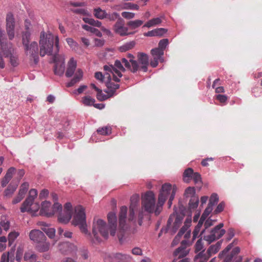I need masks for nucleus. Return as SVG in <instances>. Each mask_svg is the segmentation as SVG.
<instances>
[{"instance_id":"a878e982","label":"nucleus","mask_w":262,"mask_h":262,"mask_svg":"<svg viewBox=\"0 0 262 262\" xmlns=\"http://www.w3.org/2000/svg\"><path fill=\"white\" fill-rule=\"evenodd\" d=\"M83 21L88 23L91 25H92L93 26L97 27H100L101 30H102L104 32H106L108 34L111 33V32L110 30L106 29L104 27L101 26L102 23L101 21L95 20L93 18H88V17H84L83 18Z\"/></svg>"},{"instance_id":"052dcab7","label":"nucleus","mask_w":262,"mask_h":262,"mask_svg":"<svg viewBox=\"0 0 262 262\" xmlns=\"http://www.w3.org/2000/svg\"><path fill=\"white\" fill-rule=\"evenodd\" d=\"M216 99L219 100L223 105H224L227 100V96L225 95L218 94L215 96Z\"/></svg>"},{"instance_id":"a19ab883","label":"nucleus","mask_w":262,"mask_h":262,"mask_svg":"<svg viewBox=\"0 0 262 262\" xmlns=\"http://www.w3.org/2000/svg\"><path fill=\"white\" fill-rule=\"evenodd\" d=\"M31 31H25L22 34V42L24 46L29 44Z\"/></svg>"},{"instance_id":"20e7f679","label":"nucleus","mask_w":262,"mask_h":262,"mask_svg":"<svg viewBox=\"0 0 262 262\" xmlns=\"http://www.w3.org/2000/svg\"><path fill=\"white\" fill-rule=\"evenodd\" d=\"M130 201L129 214L127 219L126 216L127 212V207L123 206L120 208L119 214V222L120 227L123 229L127 228V221L133 222L134 223L136 222L135 212L139 211V195L137 194L133 195L130 198Z\"/></svg>"},{"instance_id":"ddd939ff","label":"nucleus","mask_w":262,"mask_h":262,"mask_svg":"<svg viewBox=\"0 0 262 262\" xmlns=\"http://www.w3.org/2000/svg\"><path fill=\"white\" fill-rule=\"evenodd\" d=\"M55 63L54 73L56 75L61 76L65 70V56L64 54H57L53 56Z\"/></svg>"},{"instance_id":"f8f14e48","label":"nucleus","mask_w":262,"mask_h":262,"mask_svg":"<svg viewBox=\"0 0 262 262\" xmlns=\"http://www.w3.org/2000/svg\"><path fill=\"white\" fill-rule=\"evenodd\" d=\"M191 223V216L187 217L184 222V225L181 228L180 231L176 235L172 242V246H174L178 244L180 241V237L186 232L184 236L186 238L189 237L190 236V230L189 228Z\"/></svg>"},{"instance_id":"4c0bfd02","label":"nucleus","mask_w":262,"mask_h":262,"mask_svg":"<svg viewBox=\"0 0 262 262\" xmlns=\"http://www.w3.org/2000/svg\"><path fill=\"white\" fill-rule=\"evenodd\" d=\"M143 23L141 20L136 19L129 21L127 25L131 29H136L141 26Z\"/></svg>"},{"instance_id":"603ef678","label":"nucleus","mask_w":262,"mask_h":262,"mask_svg":"<svg viewBox=\"0 0 262 262\" xmlns=\"http://www.w3.org/2000/svg\"><path fill=\"white\" fill-rule=\"evenodd\" d=\"M195 193V188L194 187H189L185 190L184 195L187 198L190 197L191 198L193 196H196Z\"/></svg>"},{"instance_id":"9d476101","label":"nucleus","mask_w":262,"mask_h":262,"mask_svg":"<svg viewBox=\"0 0 262 262\" xmlns=\"http://www.w3.org/2000/svg\"><path fill=\"white\" fill-rule=\"evenodd\" d=\"M123 64H124L122 61L117 60L115 62L114 66L112 65L104 66V70L106 72H111L113 75V80L116 82H119V78L122 76L121 71H125Z\"/></svg>"},{"instance_id":"cd10ccee","label":"nucleus","mask_w":262,"mask_h":262,"mask_svg":"<svg viewBox=\"0 0 262 262\" xmlns=\"http://www.w3.org/2000/svg\"><path fill=\"white\" fill-rule=\"evenodd\" d=\"M93 15L98 19H103L106 18V12L100 7H97L94 9Z\"/></svg>"},{"instance_id":"c85d7f7f","label":"nucleus","mask_w":262,"mask_h":262,"mask_svg":"<svg viewBox=\"0 0 262 262\" xmlns=\"http://www.w3.org/2000/svg\"><path fill=\"white\" fill-rule=\"evenodd\" d=\"M14 251L12 250L7 253H4L1 256V262L12 261L14 259Z\"/></svg>"},{"instance_id":"bb28decb","label":"nucleus","mask_w":262,"mask_h":262,"mask_svg":"<svg viewBox=\"0 0 262 262\" xmlns=\"http://www.w3.org/2000/svg\"><path fill=\"white\" fill-rule=\"evenodd\" d=\"M210 257L208 254L206 252L205 253L203 251L200 252L194 257V260L195 262H206Z\"/></svg>"},{"instance_id":"c9c22d12","label":"nucleus","mask_w":262,"mask_h":262,"mask_svg":"<svg viewBox=\"0 0 262 262\" xmlns=\"http://www.w3.org/2000/svg\"><path fill=\"white\" fill-rule=\"evenodd\" d=\"M199 199L198 196L192 197L189 202V209L190 210L196 209L199 205Z\"/></svg>"},{"instance_id":"3c124183","label":"nucleus","mask_w":262,"mask_h":262,"mask_svg":"<svg viewBox=\"0 0 262 262\" xmlns=\"http://www.w3.org/2000/svg\"><path fill=\"white\" fill-rule=\"evenodd\" d=\"M96 97L98 100L100 101H104L108 99L110 96V94L107 93V95H105L102 93V91L101 89H99L97 91Z\"/></svg>"},{"instance_id":"4d7b16f0","label":"nucleus","mask_w":262,"mask_h":262,"mask_svg":"<svg viewBox=\"0 0 262 262\" xmlns=\"http://www.w3.org/2000/svg\"><path fill=\"white\" fill-rule=\"evenodd\" d=\"M219 197L217 194L213 193L211 195L208 205L213 207L218 202Z\"/></svg>"},{"instance_id":"5fc2aeb1","label":"nucleus","mask_w":262,"mask_h":262,"mask_svg":"<svg viewBox=\"0 0 262 262\" xmlns=\"http://www.w3.org/2000/svg\"><path fill=\"white\" fill-rule=\"evenodd\" d=\"M120 18L119 14L117 12H113L112 13H106V18L108 20L114 21L116 20V19H118Z\"/></svg>"},{"instance_id":"c756f323","label":"nucleus","mask_w":262,"mask_h":262,"mask_svg":"<svg viewBox=\"0 0 262 262\" xmlns=\"http://www.w3.org/2000/svg\"><path fill=\"white\" fill-rule=\"evenodd\" d=\"M151 54L153 57H158L160 59V61L162 62L164 61V51L159 48L153 49L151 50Z\"/></svg>"},{"instance_id":"37998d69","label":"nucleus","mask_w":262,"mask_h":262,"mask_svg":"<svg viewBox=\"0 0 262 262\" xmlns=\"http://www.w3.org/2000/svg\"><path fill=\"white\" fill-rule=\"evenodd\" d=\"M112 128L110 126H106L99 128L97 130L98 134L101 135H108L111 134Z\"/></svg>"},{"instance_id":"6ab92c4d","label":"nucleus","mask_w":262,"mask_h":262,"mask_svg":"<svg viewBox=\"0 0 262 262\" xmlns=\"http://www.w3.org/2000/svg\"><path fill=\"white\" fill-rule=\"evenodd\" d=\"M114 32L120 36H123L133 34V33L128 32V28L124 26V23L121 18H119L114 26Z\"/></svg>"},{"instance_id":"338daca9","label":"nucleus","mask_w":262,"mask_h":262,"mask_svg":"<svg viewBox=\"0 0 262 262\" xmlns=\"http://www.w3.org/2000/svg\"><path fill=\"white\" fill-rule=\"evenodd\" d=\"M15 171V169L14 167H10L8 169V170L7 171V173L6 175L5 176L7 178L10 179L11 180V178H12V176L13 174L14 173Z\"/></svg>"},{"instance_id":"6e6552de","label":"nucleus","mask_w":262,"mask_h":262,"mask_svg":"<svg viewBox=\"0 0 262 262\" xmlns=\"http://www.w3.org/2000/svg\"><path fill=\"white\" fill-rule=\"evenodd\" d=\"M37 195V191L35 189H31L29 191V195L20 207L21 212H28L33 215H35L39 209L38 203H34V200Z\"/></svg>"},{"instance_id":"c03bdc74","label":"nucleus","mask_w":262,"mask_h":262,"mask_svg":"<svg viewBox=\"0 0 262 262\" xmlns=\"http://www.w3.org/2000/svg\"><path fill=\"white\" fill-rule=\"evenodd\" d=\"M135 45V42L134 41H129L122 45L119 48V50L121 52H125L132 49Z\"/></svg>"},{"instance_id":"dca6fc26","label":"nucleus","mask_w":262,"mask_h":262,"mask_svg":"<svg viewBox=\"0 0 262 262\" xmlns=\"http://www.w3.org/2000/svg\"><path fill=\"white\" fill-rule=\"evenodd\" d=\"M26 53L29 55L32 59H33L34 62L37 63L38 61V44L36 41H33L30 44H27L24 46Z\"/></svg>"},{"instance_id":"680f3d73","label":"nucleus","mask_w":262,"mask_h":262,"mask_svg":"<svg viewBox=\"0 0 262 262\" xmlns=\"http://www.w3.org/2000/svg\"><path fill=\"white\" fill-rule=\"evenodd\" d=\"M168 44V39H163L159 42V48L162 49L163 51Z\"/></svg>"},{"instance_id":"79ce46f5","label":"nucleus","mask_w":262,"mask_h":262,"mask_svg":"<svg viewBox=\"0 0 262 262\" xmlns=\"http://www.w3.org/2000/svg\"><path fill=\"white\" fill-rule=\"evenodd\" d=\"M82 28L86 31L94 33L97 36L101 37L102 36V33L100 31L90 26H88L87 25H82Z\"/></svg>"},{"instance_id":"09e8293b","label":"nucleus","mask_w":262,"mask_h":262,"mask_svg":"<svg viewBox=\"0 0 262 262\" xmlns=\"http://www.w3.org/2000/svg\"><path fill=\"white\" fill-rule=\"evenodd\" d=\"M37 258V255L34 253V252L32 251H28L27 252H26L24 258L25 260H36Z\"/></svg>"},{"instance_id":"ea45409f","label":"nucleus","mask_w":262,"mask_h":262,"mask_svg":"<svg viewBox=\"0 0 262 262\" xmlns=\"http://www.w3.org/2000/svg\"><path fill=\"white\" fill-rule=\"evenodd\" d=\"M17 187V184H10L7 188L5 190V195L6 196L10 197L12 195V194L14 193V192L16 190Z\"/></svg>"},{"instance_id":"e2e57ef3","label":"nucleus","mask_w":262,"mask_h":262,"mask_svg":"<svg viewBox=\"0 0 262 262\" xmlns=\"http://www.w3.org/2000/svg\"><path fill=\"white\" fill-rule=\"evenodd\" d=\"M191 179H192L195 184L201 183V177L198 172L193 173Z\"/></svg>"},{"instance_id":"49530a36","label":"nucleus","mask_w":262,"mask_h":262,"mask_svg":"<svg viewBox=\"0 0 262 262\" xmlns=\"http://www.w3.org/2000/svg\"><path fill=\"white\" fill-rule=\"evenodd\" d=\"M82 102L84 105H93L95 100L89 96H85L82 98Z\"/></svg>"},{"instance_id":"39448f33","label":"nucleus","mask_w":262,"mask_h":262,"mask_svg":"<svg viewBox=\"0 0 262 262\" xmlns=\"http://www.w3.org/2000/svg\"><path fill=\"white\" fill-rule=\"evenodd\" d=\"M0 43L4 56L9 58L10 63L12 66L14 67L17 66L19 64L18 55L13 48L12 43L7 41L5 32L1 29L0 30Z\"/></svg>"},{"instance_id":"f03ea898","label":"nucleus","mask_w":262,"mask_h":262,"mask_svg":"<svg viewBox=\"0 0 262 262\" xmlns=\"http://www.w3.org/2000/svg\"><path fill=\"white\" fill-rule=\"evenodd\" d=\"M170 189V184L165 183L162 186L158 196V203L156 204V197L154 193L151 191H148L142 195V207L139 210L138 214V224L141 225L142 219L145 214V211L155 215H159L164 204L166 200V194Z\"/></svg>"},{"instance_id":"de8ad7c7","label":"nucleus","mask_w":262,"mask_h":262,"mask_svg":"<svg viewBox=\"0 0 262 262\" xmlns=\"http://www.w3.org/2000/svg\"><path fill=\"white\" fill-rule=\"evenodd\" d=\"M123 9L127 10H139V7L138 5L132 3H126L123 5Z\"/></svg>"},{"instance_id":"2eb2a0df","label":"nucleus","mask_w":262,"mask_h":262,"mask_svg":"<svg viewBox=\"0 0 262 262\" xmlns=\"http://www.w3.org/2000/svg\"><path fill=\"white\" fill-rule=\"evenodd\" d=\"M183 217L181 215L172 214L170 215L167 221V229L165 232L170 230L172 233H175L182 224Z\"/></svg>"},{"instance_id":"6e6d98bb","label":"nucleus","mask_w":262,"mask_h":262,"mask_svg":"<svg viewBox=\"0 0 262 262\" xmlns=\"http://www.w3.org/2000/svg\"><path fill=\"white\" fill-rule=\"evenodd\" d=\"M19 234L18 232L16 231L11 232L8 235V241L9 244L11 245L15 239L19 236Z\"/></svg>"},{"instance_id":"774afa93","label":"nucleus","mask_w":262,"mask_h":262,"mask_svg":"<svg viewBox=\"0 0 262 262\" xmlns=\"http://www.w3.org/2000/svg\"><path fill=\"white\" fill-rule=\"evenodd\" d=\"M203 248V244L201 239H199L195 245V250L196 252L200 251Z\"/></svg>"},{"instance_id":"aec40b11","label":"nucleus","mask_w":262,"mask_h":262,"mask_svg":"<svg viewBox=\"0 0 262 262\" xmlns=\"http://www.w3.org/2000/svg\"><path fill=\"white\" fill-rule=\"evenodd\" d=\"M59 250L64 254H72L77 251V247L69 242H63L59 245Z\"/></svg>"},{"instance_id":"393cba45","label":"nucleus","mask_w":262,"mask_h":262,"mask_svg":"<svg viewBox=\"0 0 262 262\" xmlns=\"http://www.w3.org/2000/svg\"><path fill=\"white\" fill-rule=\"evenodd\" d=\"M74 77L71 80L67 83V87H71L73 86L75 83L79 82L83 77V72L81 69H78L76 70L74 74Z\"/></svg>"},{"instance_id":"473e14b6","label":"nucleus","mask_w":262,"mask_h":262,"mask_svg":"<svg viewBox=\"0 0 262 262\" xmlns=\"http://www.w3.org/2000/svg\"><path fill=\"white\" fill-rule=\"evenodd\" d=\"M221 242H218L215 245H211L208 249L207 251H206V253L210 255V256H211L213 254H215L220 250L221 247Z\"/></svg>"},{"instance_id":"72a5a7b5","label":"nucleus","mask_w":262,"mask_h":262,"mask_svg":"<svg viewBox=\"0 0 262 262\" xmlns=\"http://www.w3.org/2000/svg\"><path fill=\"white\" fill-rule=\"evenodd\" d=\"M106 86L108 90L106 91L105 92L110 94V96H112L115 94V91L119 88V85L109 82L106 83Z\"/></svg>"},{"instance_id":"4468645a","label":"nucleus","mask_w":262,"mask_h":262,"mask_svg":"<svg viewBox=\"0 0 262 262\" xmlns=\"http://www.w3.org/2000/svg\"><path fill=\"white\" fill-rule=\"evenodd\" d=\"M223 226L224 224L223 223L219 224L210 231L209 235L204 236V240L207 241L208 244H210L221 237L225 233V230L222 229Z\"/></svg>"},{"instance_id":"423d86ee","label":"nucleus","mask_w":262,"mask_h":262,"mask_svg":"<svg viewBox=\"0 0 262 262\" xmlns=\"http://www.w3.org/2000/svg\"><path fill=\"white\" fill-rule=\"evenodd\" d=\"M29 238L35 245V249L39 252L48 251L50 243L43 232L38 229H33L29 232Z\"/></svg>"},{"instance_id":"9b49d317","label":"nucleus","mask_w":262,"mask_h":262,"mask_svg":"<svg viewBox=\"0 0 262 262\" xmlns=\"http://www.w3.org/2000/svg\"><path fill=\"white\" fill-rule=\"evenodd\" d=\"M72 206L70 203H67L64 206V209L62 208L57 212H58V221L62 224H67L69 223L72 217Z\"/></svg>"},{"instance_id":"864d4df0","label":"nucleus","mask_w":262,"mask_h":262,"mask_svg":"<svg viewBox=\"0 0 262 262\" xmlns=\"http://www.w3.org/2000/svg\"><path fill=\"white\" fill-rule=\"evenodd\" d=\"M66 41L72 50H76L78 48V43L72 38H67Z\"/></svg>"},{"instance_id":"0e129e2a","label":"nucleus","mask_w":262,"mask_h":262,"mask_svg":"<svg viewBox=\"0 0 262 262\" xmlns=\"http://www.w3.org/2000/svg\"><path fill=\"white\" fill-rule=\"evenodd\" d=\"M167 32V30L165 28H158L155 29L156 36H162Z\"/></svg>"},{"instance_id":"1a4fd4ad","label":"nucleus","mask_w":262,"mask_h":262,"mask_svg":"<svg viewBox=\"0 0 262 262\" xmlns=\"http://www.w3.org/2000/svg\"><path fill=\"white\" fill-rule=\"evenodd\" d=\"M62 206L59 203H54L53 206L50 202L45 201L41 203L40 214L43 216L50 217L56 213V211L61 210Z\"/></svg>"},{"instance_id":"58836bf2","label":"nucleus","mask_w":262,"mask_h":262,"mask_svg":"<svg viewBox=\"0 0 262 262\" xmlns=\"http://www.w3.org/2000/svg\"><path fill=\"white\" fill-rule=\"evenodd\" d=\"M193 173V170L191 168H188L186 169L183 174L184 181L185 182L188 183L190 181Z\"/></svg>"},{"instance_id":"7c9ffc66","label":"nucleus","mask_w":262,"mask_h":262,"mask_svg":"<svg viewBox=\"0 0 262 262\" xmlns=\"http://www.w3.org/2000/svg\"><path fill=\"white\" fill-rule=\"evenodd\" d=\"M162 17L152 18L147 21L143 27L150 28L156 26L162 23Z\"/></svg>"},{"instance_id":"2f4dec72","label":"nucleus","mask_w":262,"mask_h":262,"mask_svg":"<svg viewBox=\"0 0 262 262\" xmlns=\"http://www.w3.org/2000/svg\"><path fill=\"white\" fill-rule=\"evenodd\" d=\"M170 189L169 190H168V193L166 194V199L167 198V196L168 195H169V200L168 201V205L169 207H170L172 205V201L174 198L176 192V190H177V188L176 186H174L172 187V186L170 184Z\"/></svg>"},{"instance_id":"b1692460","label":"nucleus","mask_w":262,"mask_h":262,"mask_svg":"<svg viewBox=\"0 0 262 262\" xmlns=\"http://www.w3.org/2000/svg\"><path fill=\"white\" fill-rule=\"evenodd\" d=\"M77 61L73 57L70 58L68 63V67L66 72V76L67 77H71L73 76L76 71Z\"/></svg>"},{"instance_id":"a211bd4d","label":"nucleus","mask_w":262,"mask_h":262,"mask_svg":"<svg viewBox=\"0 0 262 262\" xmlns=\"http://www.w3.org/2000/svg\"><path fill=\"white\" fill-rule=\"evenodd\" d=\"M127 59L123 58L122 59V63L124 66L133 73L136 72L139 70V66L136 60H134L133 55L129 54L127 56Z\"/></svg>"},{"instance_id":"4be33fe9","label":"nucleus","mask_w":262,"mask_h":262,"mask_svg":"<svg viewBox=\"0 0 262 262\" xmlns=\"http://www.w3.org/2000/svg\"><path fill=\"white\" fill-rule=\"evenodd\" d=\"M138 60L139 63V70H142L144 72L147 70V66L149 64L148 56L143 53H139L137 56Z\"/></svg>"},{"instance_id":"f704fd0d","label":"nucleus","mask_w":262,"mask_h":262,"mask_svg":"<svg viewBox=\"0 0 262 262\" xmlns=\"http://www.w3.org/2000/svg\"><path fill=\"white\" fill-rule=\"evenodd\" d=\"M41 229L50 238L53 239L55 236L56 230L54 228L49 226L48 227H41Z\"/></svg>"},{"instance_id":"a18cd8bd","label":"nucleus","mask_w":262,"mask_h":262,"mask_svg":"<svg viewBox=\"0 0 262 262\" xmlns=\"http://www.w3.org/2000/svg\"><path fill=\"white\" fill-rule=\"evenodd\" d=\"M204 223V221L200 220L198 225L195 227V228L193 231V239H195L200 231L201 228Z\"/></svg>"},{"instance_id":"5701e85b","label":"nucleus","mask_w":262,"mask_h":262,"mask_svg":"<svg viewBox=\"0 0 262 262\" xmlns=\"http://www.w3.org/2000/svg\"><path fill=\"white\" fill-rule=\"evenodd\" d=\"M107 219L110 225V231L112 236L116 234L117 228V217L114 212H110L107 215Z\"/></svg>"},{"instance_id":"13d9d810","label":"nucleus","mask_w":262,"mask_h":262,"mask_svg":"<svg viewBox=\"0 0 262 262\" xmlns=\"http://www.w3.org/2000/svg\"><path fill=\"white\" fill-rule=\"evenodd\" d=\"M29 188V184L27 182L24 183L20 186L18 193L20 195L25 196Z\"/></svg>"},{"instance_id":"bf43d9fd","label":"nucleus","mask_w":262,"mask_h":262,"mask_svg":"<svg viewBox=\"0 0 262 262\" xmlns=\"http://www.w3.org/2000/svg\"><path fill=\"white\" fill-rule=\"evenodd\" d=\"M115 257L118 259L122 260H129L132 258L130 255L121 253H116L115 255Z\"/></svg>"},{"instance_id":"69168bd1","label":"nucleus","mask_w":262,"mask_h":262,"mask_svg":"<svg viewBox=\"0 0 262 262\" xmlns=\"http://www.w3.org/2000/svg\"><path fill=\"white\" fill-rule=\"evenodd\" d=\"M121 15L124 18L128 19L134 18L135 16V14L134 13L129 12H123L121 13Z\"/></svg>"},{"instance_id":"0eeeda50","label":"nucleus","mask_w":262,"mask_h":262,"mask_svg":"<svg viewBox=\"0 0 262 262\" xmlns=\"http://www.w3.org/2000/svg\"><path fill=\"white\" fill-rule=\"evenodd\" d=\"M233 247L232 243L229 244L219 254V257L223 259V262H241L243 257L239 255L240 248Z\"/></svg>"},{"instance_id":"f3484780","label":"nucleus","mask_w":262,"mask_h":262,"mask_svg":"<svg viewBox=\"0 0 262 262\" xmlns=\"http://www.w3.org/2000/svg\"><path fill=\"white\" fill-rule=\"evenodd\" d=\"M14 18L12 13H9L6 17V31L10 40H12L15 35L14 33Z\"/></svg>"},{"instance_id":"e433bc0d","label":"nucleus","mask_w":262,"mask_h":262,"mask_svg":"<svg viewBox=\"0 0 262 262\" xmlns=\"http://www.w3.org/2000/svg\"><path fill=\"white\" fill-rule=\"evenodd\" d=\"M10 228V222L8 219L5 218L0 221V234L2 233V230L7 231Z\"/></svg>"},{"instance_id":"f257e3e1","label":"nucleus","mask_w":262,"mask_h":262,"mask_svg":"<svg viewBox=\"0 0 262 262\" xmlns=\"http://www.w3.org/2000/svg\"><path fill=\"white\" fill-rule=\"evenodd\" d=\"M72 224L78 226L81 232L84 233L89 239H92L93 242L99 243L101 236L107 238L108 236V230L106 223L100 219L94 218L92 224V235L88 230L86 223V217L84 208L81 206H76L75 208Z\"/></svg>"},{"instance_id":"8fccbe9b","label":"nucleus","mask_w":262,"mask_h":262,"mask_svg":"<svg viewBox=\"0 0 262 262\" xmlns=\"http://www.w3.org/2000/svg\"><path fill=\"white\" fill-rule=\"evenodd\" d=\"M213 208V207L208 205L207 207L205 209L200 220L204 222L208 216L212 212Z\"/></svg>"},{"instance_id":"412c9836","label":"nucleus","mask_w":262,"mask_h":262,"mask_svg":"<svg viewBox=\"0 0 262 262\" xmlns=\"http://www.w3.org/2000/svg\"><path fill=\"white\" fill-rule=\"evenodd\" d=\"M187 242L183 241L181 243V246L179 247L174 252V256L177 259H182L185 257L188 253L189 251L186 249Z\"/></svg>"},{"instance_id":"7ed1b4c3","label":"nucleus","mask_w":262,"mask_h":262,"mask_svg":"<svg viewBox=\"0 0 262 262\" xmlns=\"http://www.w3.org/2000/svg\"><path fill=\"white\" fill-rule=\"evenodd\" d=\"M40 55L42 57L46 55H51L59 54V39L58 36L51 33L42 31L40 35L39 40Z\"/></svg>"}]
</instances>
